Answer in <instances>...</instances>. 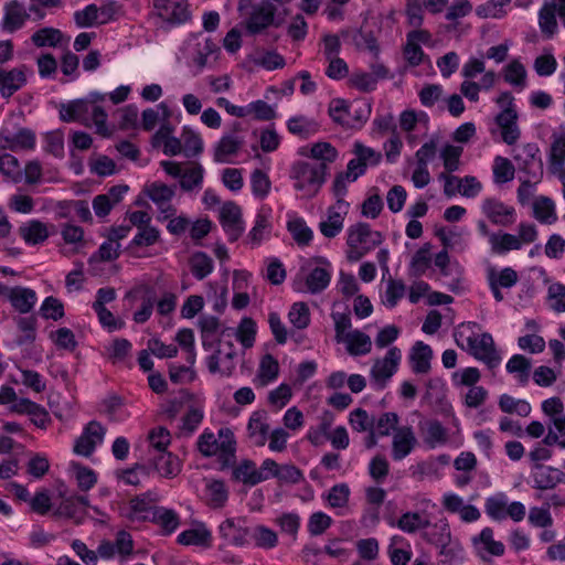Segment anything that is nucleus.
<instances>
[{
    "label": "nucleus",
    "mask_w": 565,
    "mask_h": 565,
    "mask_svg": "<svg viewBox=\"0 0 565 565\" xmlns=\"http://www.w3.org/2000/svg\"><path fill=\"white\" fill-rule=\"evenodd\" d=\"M196 446L203 457L210 458L217 456L220 470L232 468V480L247 483V460H242L236 465V441L234 434L228 428L218 430V438L205 429L198 438Z\"/></svg>",
    "instance_id": "obj_1"
},
{
    "label": "nucleus",
    "mask_w": 565,
    "mask_h": 565,
    "mask_svg": "<svg viewBox=\"0 0 565 565\" xmlns=\"http://www.w3.org/2000/svg\"><path fill=\"white\" fill-rule=\"evenodd\" d=\"M476 322L459 324L454 330L456 344L467 351L476 360L483 362L489 370L497 369L501 363L500 352L497 350L492 335L488 332H475Z\"/></svg>",
    "instance_id": "obj_2"
},
{
    "label": "nucleus",
    "mask_w": 565,
    "mask_h": 565,
    "mask_svg": "<svg viewBox=\"0 0 565 565\" xmlns=\"http://www.w3.org/2000/svg\"><path fill=\"white\" fill-rule=\"evenodd\" d=\"M352 153L354 158L347 164V170L339 173L332 185L334 196H344L348 191L347 184L354 182L363 175L367 167L377 166L382 160V153L373 148L364 146L360 141L353 143Z\"/></svg>",
    "instance_id": "obj_3"
},
{
    "label": "nucleus",
    "mask_w": 565,
    "mask_h": 565,
    "mask_svg": "<svg viewBox=\"0 0 565 565\" xmlns=\"http://www.w3.org/2000/svg\"><path fill=\"white\" fill-rule=\"evenodd\" d=\"M60 117L65 122L79 121L94 126L98 135L109 137L111 131L107 126V113L100 105L86 99H76L61 105Z\"/></svg>",
    "instance_id": "obj_4"
},
{
    "label": "nucleus",
    "mask_w": 565,
    "mask_h": 565,
    "mask_svg": "<svg viewBox=\"0 0 565 565\" xmlns=\"http://www.w3.org/2000/svg\"><path fill=\"white\" fill-rule=\"evenodd\" d=\"M383 242V235L374 231L367 223H358L348 230L347 257L351 262H358L364 255L376 248Z\"/></svg>",
    "instance_id": "obj_5"
},
{
    "label": "nucleus",
    "mask_w": 565,
    "mask_h": 565,
    "mask_svg": "<svg viewBox=\"0 0 565 565\" xmlns=\"http://www.w3.org/2000/svg\"><path fill=\"white\" fill-rule=\"evenodd\" d=\"M326 164L307 161H296L290 169V177L295 181L297 191L306 196L315 195L326 181Z\"/></svg>",
    "instance_id": "obj_6"
},
{
    "label": "nucleus",
    "mask_w": 565,
    "mask_h": 565,
    "mask_svg": "<svg viewBox=\"0 0 565 565\" xmlns=\"http://www.w3.org/2000/svg\"><path fill=\"white\" fill-rule=\"evenodd\" d=\"M537 236V228L534 224L522 222L518 226V235L493 233L489 236V243L493 253L502 255L511 250H520L523 245L534 243Z\"/></svg>",
    "instance_id": "obj_7"
},
{
    "label": "nucleus",
    "mask_w": 565,
    "mask_h": 565,
    "mask_svg": "<svg viewBox=\"0 0 565 565\" xmlns=\"http://www.w3.org/2000/svg\"><path fill=\"white\" fill-rule=\"evenodd\" d=\"M277 7L270 0H263L249 9V36L269 35V29L281 25Z\"/></svg>",
    "instance_id": "obj_8"
},
{
    "label": "nucleus",
    "mask_w": 565,
    "mask_h": 565,
    "mask_svg": "<svg viewBox=\"0 0 565 565\" xmlns=\"http://www.w3.org/2000/svg\"><path fill=\"white\" fill-rule=\"evenodd\" d=\"M329 115L342 127L354 128L366 121L370 107L362 104H348L344 99L334 98L329 104Z\"/></svg>",
    "instance_id": "obj_9"
},
{
    "label": "nucleus",
    "mask_w": 565,
    "mask_h": 565,
    "mask_svg": "<svg viewBox=\"0 0 565 565\" xmlns=\"http://www.w3.org/2000/svg\"><path fill=\"white\" fill-rule=\"evenodd\" d=\"M156 15L162 24L177 26L191 20V11L188 1L153 0Z\"/></svg>",
    "instance_id": "obj_10"
},
{
    "label": "nucleus",
    "mask_w": 565,
    "mask_h": 565,
    "mask_svg": "<svg viewBox=\"0 0 565 565\" xmlns=\"http://www.w3.org/2000/svg\"><path fill=\"white\" fill-rule=\"evenodd\" d=\"M519 169L526 173L535 182L543 178V161L541 151L535 142H529L521 146L513 156Z\"/></svg>",
    "instance_id": "obj_11"
},
{
    "label": "nucleus",
    "mask_w": 565,
    "mask_h": 565,
    "mask_svg": "<svg viewBox=\"0 0 565 565\" xmlns=\"http://www.w3.org/2000/svg\"><path fill=\"white\" fill-rule=\"evenodd\" d=\"M175 185H167L161 182H153L146 188L148 198L156 204L159 211V221H166L174 216L177 209L172 204L175 195Z\"/></svg>",
    "instance_id": "obj_12"
},
{
    "label": "nucleus",
    "mask_w": 565,
    "mask_h": 565,
    "mask_svg": "<svg viewBox=\"0 0 565 565\" xmlns=\"http://www.w3.org/2000/svg\"><path fill=\"white\" fill-rule=\"evenodd\" d=\"M218 221L232 241L237 239L244 232L243 210L233 201L224 202L218 207Z\"/></svg>",
    "instance_id": "obj_13"
},
{
    "label": "nucleus",
    "mask_w": 565,
    "mask_h": 565,
    "mask_svg": "<svg viewBox=\"0 0 565 565\" xmlns=\"http://www.w3.org/2000/svg\"><path fill=\"white\" fill-rule=\"evenodd\" d=\"M105 434V428L98 422H89L82 435L75 440L74 452L79 456L89 457L96 447L103 443Z\"/></svg>",
    "instance_id": "obj_14"
},
{
    "label": "nucleus",
    "mask_w": 565,
    "mask_h": 565,
    "mask_svg": "<svg viewBox=\"0 0 565 565\" xmlns=\"http://www.w3.org/2000/svg\"><path fill=\"white\" fill-rule=\"evenodd\" d=\"M532 488L540 491L555 489L559 483H565V473L552 466L532 465Z\"/></svg>",
    "instance_id": "obj_15"
},
{
    "label": "nucleus",
    "mask_w": 565,
    "mask_h": 565,
    "mask_svg": "<svg viewBox=\"0 0 565 565\" xmlns=\"http://www.w3.org/2000/svg\"><path fill=\"white\" fill-rule=\"evenodd\" d=\"M401 359V350L396 347H392L383 359L375 361L371 370V375L373 380L379 383L381 388L385 386L387 380L397 371Z\"/></svg>",
    "instance_id": "obj_16"
},
{
    "label": "nucleus",
    "mask_w": 565,
    "mask_h": 565,
    "mask_svg": "<svg viewBox=\"0 0 565 565\" xmlns=\"http://www.w3.org/2000/svg\"><path fill=\"white\" fill-rule=\"evenodd\" d=\"M0 294L6 296L14 310L21 315L31 312L38 300L34 290L19 286L0 285Z\"/></svg>",
    "instance_id": "obj_17"
},
{
    "label": "nucleus",
    "mask_w": 565,
    "mask_h": 565,
    "mask_svg": "<svg viewBox=\"0 0 565 565\" xmlns=\"http://www.w3.org/2000/svg\"><path fill=\"white\" fill-rule=\"evenodd\" d=\"M337 203L328 209V218L320 222L319 230L328 238L335 237L343 228L344 215L347 214L348 203L344 196H335Z\"/></svg>",
    "instance_id": "obj_18"
},
{
    "label": "nucleus",
    "mask_w": 565,
    "mask_h": 565,
    "mask_svg": "<svg viewBox=\"0 0 565 565\" xmlns=\"http://www.w3.org/2000/svg\"><path fill=\"white\" fill-rule=\"evenodd\" d=\"M0 139L3 141L2 148L12 151L33 150L36 143L35 134L29 128H19L15 132L2 129Z\"/></svg>",
    "instance_id": "obj_19"
},
{
    "label": "nucleus",
    "mask_w": 565,
    "mask_h": 565,
    "mask_svg": "<svg viewBox=\"0 0 565 565\" xmlns=\"http://www.w3.org/2000/svg\"><path fill=\"white\" fill-rule=\"evenodd\" d=\"M218 532L226 545L244 546L247 537V520L228 518L220 524Z\"/></svg>",
    "instance_id": "obj_20"
},
{
    "label": "nucleus",
    "mask_w": 565,
    "mask_h": 565,
    "mask_svg": "<svg viewBox=\"0 0 565 565\" xmlns=\"http://www.w3.org/2000/svg\"><path fill=\"white\" fill-rule=\"evenodd\" d=\"M481 210L495 225L508 226L515 221V209L493 198L486 199Z\"/></svg>",
    "instance_id": "obj_21"
},
{
    "label": "nucleus",
    "mask_w": 565,
    "mask_h": 565,
    "mask_svg": "<svg viewBox=\"0 0 565 565\" xmlns=\"http://www.w3.org/2000/svg\"><path fill=\"white\" fill-rule=\"evenodd\" d=\"M29 17L26 8L18 0H12L3 8L1 28L7 33H13L23 28Z\"/></svg>",
    "instance_id": "obj_22"
},
{
    "label": "nucleus",
    "mask_w": 565,
    "mask_h": 565,
    "mask_svg": "<svg viewBox=\"0 0 565 565\" xmlns=\"http://www.w3.org/2000/svg\"><path fill=\"white\" fill-rule=\"evenodd\" d=\"M306 277L305 282H330L333 267L326 257H312L301 267Z\"/></svg>",
    "instance_id": "obj_23"
},
{
    "label": "nucleus",
    "mask_w": 565,
    "mask_h": 565,
    "mask_svg": "<svg viewBox=\"0 0 565 565\" xmlns=\"http://www.w3.org/2000/svg\"><path fill=\"white\" fill-rule=\"evenodd\" d=\"M26 72L25 65L12 70H0V94L3 98L11 97L26 84Z\"/></svg>",
    "instance_id": "obj_24"
},
{
    "label": "nucleus",
    "mask_w": 565,
    "mask_h": 565,
    "mask_svg": "<svg viewBox=\"0 0 565 565\" xmlns=\"http://www.w3.org/2000/svg\"><path fill=\"white\" fill-rule=\"evenodd\" d=\"M18 234L29 246L42 245L50 236L47 224L36 218L23 222Z\"/></svg>",
    "instance_id": "obj_25"
},
{
    "label": "nucleus",
    "mask_w": 565,
    "mask_h": 565,
    "mask_svg": "<svg viewBox=\"0 0 565 565\" xmlns=\"http://www.w3.org/2000/svg\"><path fill=\"white\" fill-rule=\"evenodd\" d=\"M518 117L515 109L501 110L495 116V122L501 129L502 140L509 146L514 145L521 136Z\"/></svg>",
    "instance_id": "obj_26"
},
{
    "label": "nucleus",
    "mask_w": 565,
    "mask_h": 565,
    "mask_svg": "<svg viewBox=\"0 0 565 565\" xmlns=\"http://www.w3.org/2000/svg\"><path fill=\"white\" fill-rule=\"evenodd\" d=\"M417 444L412 427L406 426L396 430L392 441V458L399 461L408 456Z\"/></svg>",
    "instance_id": "obj_27"
},
{
    "label": "nucleus",
    "mask_w": 565,
    "mask_h": 565,
    "mask_svg": "<svg viewBox=\"0 0 565 565\" xmlns=\"http://www.w3.org/2000/svg\"><path fill=\"white\" fill-rule=\"evenodd\" d=\"M280 146V136L274 128H265L259 134V147L254 146V159L259 161V164L266 169H270V159L259 153V149L264 152H274Z\"/></svg>",
    "instance_id": "obj_28"
},
{
    "label": "nucleus",
    "mask_w": 565,
    "mask_h": 565,
    "mask_svg": "<svg viewBox=\"0 0 565 565\" xmlns=\"http://www.w3.org/2000/svg\"><path fill=\"white\" fill-rule=\"evenodd\" d=\"M565 136L553 135L548 151V172L553 175H559L565 172Z\"/></svg>",
    "instance_id": "obj_29"
},
{
    "label": "nucleus",
    "mask_w": 565,
    "mask_h": 565,
    "mask_svg": "<svg viewBox=\"0 0 565 565\" xmlns=\"http://www.w3.org/2000/svg\"><path fill=\"white\" fill-rule=\"evenodd\" d=\"M433 350L428 344L417 341L409 354L412 371L416 374H426L430 371Z\"/></svg>",
    "instance_id": "obj_30"
},
{
    "label": "nucleus",
    "mask_w": 565,
    "mask_h": 565,
    "mask_svg": "<svg viewBox=\"0 0 565 565\" xmlns=\"http://www.w3.org/2000/svg\"><path fill=\"white\" fill-rule=\"evenodd\" d=\"M243 143V137L232 134L224 135L214 147V160L216 162H228L230 158L238 152Z\"/></svg>",
    "instance_id": "obj_31"
},
{
    "label": "nucleus",
    "mask_w": 565,
    "mask_h": 565,
    "mask_svg": "<svg viewBox=\"0 0 565 565\" xmlns=\"http://www.w3.org/2000/svg\"><path fill=\"white\" fill-rule=\"evenodd\" d=\"M269 434V424L265 412H255L249 417V438L257 447H263Z\"/></svg>",
    "instance_id": "obj_32"
},
{
    "label": "nucleus",
    "mask_w": 565,
    "mask_h": 565,
    "mask_svg": "<svg viewBox=\"0 0 565 565\" xmlns=\"http://www.w3.org/2000/svg\"><path fill=\"white\" fill-rule=\"evenodd\" d=\"M153 466L164 478L177 477L182 468L180 459L169 451L158 452L157 456H153Z\"/></svg>",
    "instance_id": "obj_33"
},
{
    "label": "nucleus",
    "mask_w": 565,
    "mask_h": 565,
    "mask_svg": "<svg viewBox=\"0 0 565 565\" xmlns=\"http://www.w3.org/2000/svg\"><path fill=\"white\" fill-rule=\"evenodd\" d=\"M204 168L193 162L190 167L185 168L180 179V186L185 192H198L202 189L204 179Z\"/></svg>",
    "instance_id": "obj_34"
},
{
    "label": "nucleus",
    "mask_w": 565,
    "mask_h": 565,
    "mask_svg": "<svg viewBox=\"0 0 565 565\" xmlns=\"http://www.w3.org/2000/svg\"><path fill=\"white\" fill-rule=\"evenodd\" d=\"M351 355H364L372 349L371 338L360 330L347 332L343 341Z\"/></svg>",
    "instance_id": "obj_35"
},
{
    "label": "nucleus",
    "mask_w": 565,
    "mask_h": 565,
    "mask_svg": "<svg viewBox=\"0 0 565 565\" xmlns=\"http://www.w3.org/2000/svg\"><path fill=\"white\" fill-rule=\"evenodd\" d=\"M63 39L62 31L51 26L41 28L31 36L36 47H57L62 45Z\"/></svg>",
    "instance_id": "obj_36"
},
{
    "label": "nucleus",
    "mask_w": 565,
    "mask_h": 565,
    "mask_svg": "<svg viewBox=\"0 0 565 565\" xmlns=\"http://www.w3.org/2000/svg\"><path fill=\"white\" fill-rule=\"evenodd\" d=\"M533 216L542 224H554L557 221L555 204L548 196H539L533 202Z\"/></svg>",
    "instance_id": "obj_37"
},
{
    "label": "nucleus",
    "mask_w": 565,
    "mask_h": 565,
    "mask_svg": "<svg viewBox=\"0 0 565 565\" xmlns=\"http://www.w3.org/2000/svg\"><path fill=\"white\" fill-rule=\"evenodd\" d=\"M279 373L278 361L270 354L262 358L257 376L254 382L256 385L266 386L268 383L275 381Z\"/></svg>",
    "instance_id": "obj_38"
},
{
    "label": "nucleus",
    "mask_w": 565,
    "mask_h": 565,
    "mask_svg": "<svg viewBox=\"0 0 565 565\" xmlns=\"http://www.w3.org/2000/svg\"><path fill=\"white\" fill-rule=\"evenodd\" d=\"M425 530L422 536L428 543L443 548H445V544L450 543V529L446 521H439L435 524L430 523V526Z\"/></svg>",
    "instance_id": "obj_39"
},
{
    "label": "nucleus",
    "mask_w": 565,
    "mask_h": 565,
    "mask_svg": "<svg viewBox=\"0 0 565 565\" xmlns=\"http://www.w3.org/2000/svg\"><path fill=\"white\" fill-rule=\"evenodd\" d=\"M277 462L267 458L259 468L249 460V486H255L270 478H276Z\"/></svg>",
    "instance_id": "obj_40"
},
{
    "label": "nucleus",
    "mask_w": 565,
    "mask_h": 565,
    "mask_svg": "<svg viewBox=\"0 0 565 565\" xmlns=\"http://www.w3.org/2000/svg\"><path fill=\"white\" fill-rule=\"evenodd\" d=\"M152 521L161 526L164 534L173 533L179 526V516L173 510L163 507L152 509Z\"/></svg>",
    "instance_id": "obj_41"
},
{
    "label": "nucleus",
    "mask_w": 565,
    "mask_h": 565,
    "mask_svg": "<svg viewBox=\"0 0 565 565\" xmlns=\"http://www.w3.org/2000/svg\"><path fill=\"white\" fill-rule=\"evenodd\" d=\"M508 373L513 374L521 385H525L530 379L531 361L521 354L513 355L507 363Z\"/></svg>",
    "instance_id": "obj_42"
},
{
    "label": "nucleus",
    "mask_w": 565,
    "mask_h": 565,
    "mask_svg": "<svg viewBox=\"0 0 565 565\" xmlns=\"http://www.w3.org/2000/svg\"><path fill=\"white\" fill-rule=\"evenodd\" d=\"M396 525L403 532L412 534L427 529L430 522L418 512H405L399 516Z\"/></svg>",
    "instance_id": "obj_43"
},
{
    "label": "nucleus",
    "mask_w": 565,
    "mask_h": 565,
    "mask_svg": "<svg viewBox=\"0 0 565 565\" xmlns=\"http://www.w3.org/2000/svg\"><path fill=\"white\" fill-rule=\"evenodd\" d=\"M182 141V153L186 158L199 156L203 151V140L201 136L191 128L184 127L180 137Z\"/></svg>",
    "instance_id": "obj_44"
},
{
    "label": "nucleus",
    "mask_w": 565,
    "mask_h": 565,
    "mask_svg": "<svg viewBox=\"0 0 565 565\" xmlns=\"http://www.w3.org/2000/svg\"><path fill=\"white\" fill-rule=\"evenodd\" d=\"M18 330L22 333L17 342L19 345L33 343L36 339L38 320L34 316L14 318Z\"/></svg>",
    "instance_id": "obj_45"
},
{
    "label": "nucleus",
    "mask_w": 565,
    "mask_h": 565,
    "mask_svg": "<svg viewBox=\"0 0 565 565\" xmlns=\"http://www.w3.org/2000/svg\"><path fill=\"white\" fill-rule=\"evenodd\" d=\"M270 211L262 209L256 216L255 225L249 232V244L258 245L270 233Z\"/></svg>",
    "instance_id": "obj_46"
},
{
    "label": "nucleus",
    "mask_w": 565,
    "mask_h": 565,
    "mask_svg": "<svg viewBox=\"0 0 565 565\" xmlns=\"http://www.w3.org/2000/svg\"><path fill=\"white\" fill-rule=\"evenodd\" d=\"M211 532L204 526L185 530L178 535V543L182 545L207 546L211 542Z\"/></svg>",
    "instance_id": "obj_47"
},
{
    "label": "nucleus",
    "mask_w": 565,
    "mask_h": 565,
    "mask_svg": "<svg viewBox=\"0 0 565 565\" xmlns=\"http://www.w3.org/2000/svg\"><path fill=\"white\" fill-rule=\"evenodd\" d=\"M498 404L503 413L516 414L522 417L529 416L532 409L525 399H516L509 394H502Z\"/></svg>",
    "instance_id": "obj_48"
},
{
    "label": "nucleus",
    "mask_w": 565,
    "mask_h": 565,
    "mask_svg": "<svg viewBox=\"0 0 565 565\" xmlns=\"http://www.w3.org/2000/svg\"><path fill=\"white\" fill-rule=\"evenodd\" d=\"M253 64L266 71L282 68L286 65L285 57L276 51H262L253 56Z\"/></svg>",
    "instance_id": "obj_49"
},
{
    "label": "nucleus",
    "mask_w": 565,
    "mask_h": 565,
    "mask_svg": "<svg viewBox=\"0 0 565 565\" xmlns=\"http://www.w3.org/2000/svg\"><path fill=\"white\" fill-rule=\"evenodd\" d=\"M287 128L292 135L301 138H308L318 131V125L315 120L305 116L292 117L287 122Z\"/></svg>",
    "instance_id": "obj_50"
},
{
    "label": "nucleus",
    "mask_w": 565,
    "mask_h": 565,
    "mask_svg": "<svg viewBox=\"0 0 565 565\" xmlns=\"http://www.w3.org/2000/svg\"><path fill=\"white\" fill-rule=\"evenodd\" d=\"M202 331V344L204 350H212L215 341V333L218 330L220 321L213 316H202L199 320Z\"/></svg>",
    "instance_id": "obj_51"
},
{
    "label": "nucleus",
    "mask_w": 565,
    "mask_h": 565,
    "mask_svg": "<svg viewBox=\"0 0 565 565\" xmlns=\"http://www.w3.org/2000/svg\"><path fill=\"white\" fill-rule=\"evenodd\" d=\"M492 171L494 183L502 184L513 180L515 168L509 159L498 156L494 158Z\"/></svg>",
    "instance_id": "obj_52"
},
{
    "label": "nucleus",
    "mask_w": 565,
    "mask_h": 565,
    "mask_svg": "<svg viewBox=\"0 0 565 565\" xmlns=\"http://www.w3.org/2000/svg\"><path fill=\"white\" fill-rule=\"evenodd\" d=\"M507 507L508 502L505 494L503 493L489 497L484 502L487 515L494 521H502L507 519Z\"/></svg>",
    "instance_id": "obj_53"
},
{
    "label": "nucleus",
    "mask_w": 565,
    "mask_h": 565,
    "mask_svg": "<svg viewBox=\"0 0 565 565\" xmlns=\"http://www.w3.org/2000/svg\"><path fill=\"white\" fill-rule=\"evenodd\" d=\"M288 231L298 245L306 246L312 241L313 232L302 218H294L287 224Z\"/></svg>",
    "instance_id": "obj_54"
},
{
    "label": "nucleus",
    "mask_w": 565,
    "mask_h": 565,
    "mask_svg": "<svg viewBox=\"0 0 565 565\" xmlns=\"http://www.w3.org/2000/svg\"><path fill=\"white\" fill-rule=\"evenodd\" d=\"M268 170L257 168L250 175L253 194L256 198L264 199L270 191L271 182L267 173Z\"/></svg>",
    "instance_id": "obj_55"
},
{
    "label": "nucleus",
    "mask_w": 565,
    "mask_h": 565,
    "mask_svg": "<svg viewBox=\"0 0 565 565\" xmlns=\"http://www.w3.org/2000/svg\"><path fill=\"white\" fill-rule=\"evenodd\" d=\"M213 269L212 259L204 253H195L190 258V270L195 279H204Z\"/></svg>",
    "instance_id": "obj_56"
},
{
    "label": "nucleus",
    "mask_w": 565,
    "mask_h": 565,
    "mask_svg": "<svg viewBox=\"0 0 565 565\" xmlns=\"http://www.w3.org/2000/svg\"><path fill=\"white\" fill-rule=\"evenodd\" d=\"M39 313L46 320L58 321L65 316L64 305L55 297H46L40 307Z\"/></svg>",
    "instance_id": "obj_57"
},
{
    "label": "nucleus",
    "mask_w": 565,
    "mask_h": 565,
    "mask_svg": "<svg viewBox=\"0 0 565 565\" xmlns=\"http://www.w3.org/2000/svg\"><path fill=\"white\" fill-rule=\"evenodd\" d=\"M448 434L447 429L443 426L439 420L427 422L425 443L435 448L437 445H444L447 443Z\"/></svg>",
    "instance_id": "obj_58"
},
{
    "label": "nucleus",
    "mask_w": 565,
    "mask_h": 565,
    "mask_svg": "<svg viewBox=\"0 0 565 565\" xmlns=\"http://www.w3.org/2000/svg\"><path fill=\"white\" fill-rule=\"evenodd\" d=\"M473 542L477 544L481 543L484 550L493 556H502L505 552V547L502 542L493 539V530L491 527H484L479 534V537H475Z\"/></svg>",
    "instance_id": "obj_59"
},
{
    "label": "nucleus",
    "mask_w": 565,
    "mask_h": 565,
    "mask_svg": "<svg viewBox=\"0 0 565 565\" xmlns=\"http://www.w3.org/2000/svg\"><path fill=\"white\" fill-rule=\"evenodd\" d=\"M206 495L209 504L213 508H221L227 500V490L221 480H212L206 483Z\"/></svg>",
    "instance_id": "obj_60"
},
{
    "label": "nucleus",
    "mask_w": 565,
    "mask_h": 565,
    "mask_svg": "<svg viewBox=\"0 0 565 565\" xmlns=\"http://www.w3.org/2000/svg\"><path fill=\"white\" fill-rule=\"evenodd\" d=\"M309 156L319 160V163H324L327 170L328 164L332 163L338 158V151L330 142H316L310 148Z\"/></svg>",
    "instance_id": "obj_61"
},
{
    "label": "nucleus",
    "mask_w": 565,
    "mask_h": 565,
    "mask_svg": "<svg viewBox=\"0 0 565 565\" xmlns=\"http://www.w3.org/2000/svg\"><path fill=\"white\" fill-rule=\"evenodd\" d=\"M551 503H544L542 507H533L529 512V522L535 527H551L553 518L550 512Z\"/></svg>",
    "instance_id": "obj_62"
},
{
    "label": "nucleus",
    "mask_w": 565,
    "mask_h": 565,
    "mask_svg": "<svg viewBox=\"0 0 565 565\" xmlns=\"http://www.w3.org/2000/svg\"><path fill=\"white\" fill-rule=\"evenodd\" d=\"M222 353L218 348L213 350V352L206 356V366L213 374L221 373L230 375L234 369V362L224 360Z\"/></svg>",
    "instance_id": "obj_63"
},
{
    "label": "nucleus",
    "mask_w": 565,
    "mask_h": 565,
    "mask_svg": "<svg viewBox=\"0 0 565 565\" xmlns=\"http://www.w3.org/2000/svg\"><path fill=\"white\" fill-rule=\"evenodd\" d=\"M525 67L516 60L504 67V81L513 86L523 88L525 86Z\"/></svg>",
    "instance_id": "obj_64"
}]
</instances>
